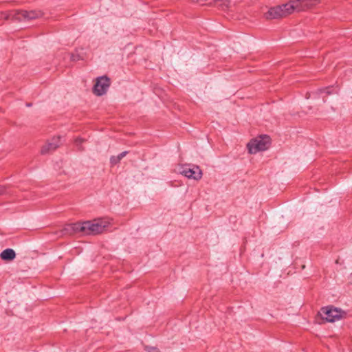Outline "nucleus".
Wrapping results in <instances>:
<instances>
[{"instance_id":"16","label":"nucleus","mask_w":352,"mask_h":352,"mask_svg":"<svg viewBox=\"0 0 352 352\" xmlns=\"http://www.w3.org/2000/svg\"><path fill=\"white\" fill-rule=\"evenodd\" d=\"M31 105H32L31 103H27L28 107H30Z\"/></svg>"},{"instance_id":"12","label":"nucleus","mask_w":352,"mask_h":352,"mask_svg":"<svg viewBox=\"0 0 352 352\" xmlns=\"http://www.w3.org/2000/svg\"><path fill=\"white\" fill-rule=\"evenodd\" d=\"M85 141L84 139L78 138L75 140V144L78 146V149L80 151H84V148L81 146V144Z\"/></svg>"},{"instance_id":"9","label":"nucleus","mask_w":352,"mask_h":352,"mask_svg":"<svg viewBox=\"0 0 352 352\" xmlns=\"http://www.w3.org/2000/svg\"><path fill=\"white\" fill-rule=\"evenodd\" d=\"M60 137H54L50 141L43 146L41 153L45 155L55 151L60 146Z\"/></svg>"},{"instance_id":"8","label":"nucleus","mask_w":352,"mask_h":352,"mask_svg":"<svg viewBox=\"0 0 352 352\" xmlns=\"http://www.w3.org/2000/svg\"><path fill=\"white\" fill-rule=\"evenodd\" d=\"M85 229L84 222H77L66 225L65 228L60 230V233L61 235H72L76 233L85 234Z\"/></svg>"},{"instance_id":"7","label":"nucleus","mask_w":352,"mask_h":352,"mask_svg":"<svg viewBox=\"0 0 352 352\" xmlns=\"http://www.w3.org/2000/svg\"><path fill=\"white\" fill-rule=\"evenodd\" d=\"M39 16V13L31 10V11H26V10H15L13 12V13L10 14L7 19H14L17 21H22V20H31L36 18H38Z\"/></svg>"},{"instance_id":"3","label":"nucleus","mask_w":352,"mask_h":352,"mask_svg":"<svg viewBox=\"0 0 352 352\" xmlns=\"http://www.w3.org/2000/svg\"><path fill=\"white\" fill-rule=\"evenodd\" d=\"M271 144V138L267 135L259 136L252 140L247 145L248 151L251 154H255L258 151L267 150Z\"/></svg>"},{"instance_id":"17","label":"nucleus","mask_w":352,"mask_h":352,"mask_svg":"<svg viewBox=\"0 0 352 352\" xmlns=\"http://www.w3.org/2000/svg\"><path fill=\"white\" fill-rule=\"evenodd\" d=\"M2 192H3V191H2L1 190H0V195L2 193Z\"/></svg>"},{"instance_id":"4","label":"nucleus","mask_w":352,"mask_h":352,"mask_svg":"<svg viewBox=\"0 0 352 352\" xmlns=\"http://www.w3.org/2000/svg\"><path fill=\"white\" fill-rule=\"evenodd\" d=\"M85 234H98L103 232L107 225V222L98 219L94 221H85Z\"/></svg>"},{"instance_id":"13","label":"nucleus","mask_w":352,"mask_h":352,"mask_svg":"<svg viewBox=\"0 0 352 352\" xmlns=\"http://www.w3.org/2000/svg\"><path fill=\"white\" fill-rule=\"evenodd\" d=\"M144 349L147 352H160V351L157 348L154 346H145Z\"/></svg>"},{"instance_id":"11","label":"nucleus","mask_w":352,"mask_h":352,"mask_svg":"<svg viewBox=\"0 0 352 352\" xmlns=\"http://www.w3.org/2000/svg\"><path fill=\"white\" fill-rule=\"evenodd\" d=\"M127 153L128 151H123L117 156H111L110 158L111 165L113 166L118 164L120 160L127 155Z\"/></svg>"},{"instance_id":"14","label":"nucleus","mask_w":352,"mask_h":352,"mask_svg":"<svg viewBox=\"0 0 352 352\" xmlns=\"http://www.w3.org/2000/svg\"><path fill=\"white\" fill-rule=\"evenodd\" d=\"M330 89H331V87H325V88L318 89V92L320 94L324 92V93H326L327 95H330V94H331V91Z\"/></svg>"},{"instance_id":"1","label":"nucleus","mask_w":352,"mask_h":352,"mask_svg":"<svg viewBox=\"0 0 352 352\" xmlns=\"http://www.w3.org/2000/svg\"><path fill=\"white\" fill-rule=\"evenodd\" d=\"M319 0H290L289 2L271 8L265 14L267 19L283 18L294 11L300 12L318 3Z\"/></svg>"},{"instance_id":"15","label":"nucleus","mask_w":352,"mask_h":352,"mask_svg":"<svg viewBox=\"0 0 352 352\" xmlns=\"http://www.w3.org/2000/svg\"><path fill=\"white\" fill-rule=\"evenodd\" d=\"M71 58L73 61H76L77 60H79V56L78 55H74V54H72V56H71Z\"/></svg>"},{"instance_id":"2","label":"nucleus","mask_w":352,"mask_h":352,"mask_svg":"<svg viewBox=\"0 0 352 352\" xmlns=\"http://www.w3.org/2000/svg\"><path fill=\"white\" fill-rule=\"evenodd\" d=\"M321 319L325 322H333L342 318L346 315V312L334 307L333 306H327L322 307L318 312Z\"/></svg>"},{"instance_id":"6","label":"nucleus","mask_w":352,"mask_h":352,"mask_svg":"<svg viewBox=\"0 0 352 352\" xmlns=\"http://www.w3.org/2000/svg\"><path fill=\"white\" fill-rule=\"evenodd\" d=\"M179 172L188 179L195 180H199L202 177V171L198 166L184 165L181 168Z\"/></svg>"},{"instance_id":"5","label":"nucleus","mask_w":352,"mask_h":352,"mask_svg":"<svg viewBox=\"0 0 352 352\" xmlns=\"http://www.w3.org/2000/svg\"><path fill=\"white\" fill-rule=\"evenodd\" d=\"M110 84V78L107 76L98 77L94 86L93 91L96 96H101L106 94Z\"/></svg>"},{"instance_id":"10","label":"nucleus","mask_w":352,"mask_h":352,"mask_svg":"<svg viewBox=\"0 0 352 352\" xmlns=\"http://www.w3.org/2000/svg\"><path fill=\"white\" fill-rule=\"evenodd\" d=\"M0 257L3 261H11L15 258L16 253L14 250L7 248L0 254Z\"/></svg>"}]
</instances>
